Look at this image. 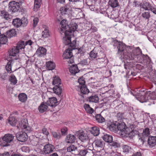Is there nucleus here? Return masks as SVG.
Here are the masks:
<instances>
[{
  "label": "nucleus",
  "mask_w": 156,
  "mask_h": 156,
  "mask_svg": "<svg viewBox=\"0 0 156 156\" xmlns=\"http://www.w3.org/2000/svg\"><path fill=\"white\" fill-rule=\"evenodd\" d=\"M109 129L111 131H117V125L115 123L112 124L109 126Z\"/></svg>",
  "instance_id": "47"
},
{
  "label": "nucleus",
  "mask_w": 156,
  "mask_h": 156,
  "mask_svg": "<svg viewBox=\"0 0 156 156\" xmlns=\"http://www.w3.org/2000/svg\"><path fill=\"white\" fill-rule=\"evenodd\" d=\"M113 137L112 135H108V147L112 149L111 146L114 147H117L119 146V144L117 143L112 141Z\"/></svg>",
  "instance_id": "11"
},
{
  "label": "nucleus",
  "mask_w": 156,
  "mask_h": 156,
  "mask_svg": "<svg viewBox=\"0 0 156 156\" xmlns=\"http://www.w3.org/2000/svg\"><path fill=\"white\" fill-rule=\"evenodd\" d=\"M79 154L81 156H92L93 152L92 151L89 149H84L79 150Z\"/></svg>",
  "instance_id": "12"
},
{
  "label": "nucleus",
  "mask_w": 156,
  "mask_h": 156,
  "mask_svg": "<svg viewBox=\"0 0 156 156\" xmlns=\"http://www.w3.org/2000/svg\"><path fill=\"white\" fill-rule=\"evenodd\" d=\"M41 0H35L34 5V10L37 12L41 6Z\"/></svg>",
  "instance_id": "35"
},
{
  "label": "nucleus",
  "mask_w": 156,
  "mask_h": 156,
  "mask_svg": "<svg viewBox=\"0 0 156 156\" xmlns=\"http://www.w3.org/2000/svg\"><path fill=\"white\" fill-rule=\"evenodd\" d=\"M31 143L33 145L36 146L37 144L38 141L36 140V139H34L32 140Z\"/></svg>",
  "instance_id": "59"
},
{
  "label": "nucleus",
  "mask_w": 156,
  "mask_h": 156,
  "mask_svg": "<svg viewBox=\"0 0 156 156\" xmlns=\"http://www.w3.org/2000/svg\"><path fill=\"white\" fill-rule=\"evenodd\" d=\"M14 136L12 134H5L3 137L0 138V145L3 147L8 146L13 141Z\"/></svg>",
  "instance_id": "3"
},
{
  "label": "nucleus",
  "mask_w": 156,
  "mask_h": 156,
  "mask_svg": "<svg viewBox=\"0 0 156 156\" xmlns=\"http://www.w3.org/2000/svg\"><path fill=\"white\" fill-rule=\"evenodd\" d=\"M84 108L86 111L90 114H92L94 112V109L90 107L88 104H85Z\"/></svg>",
  "instance_id": "46"
},
{
  "label": "nucleus",
  "mask_w": 156,
  "mask_h": 156,
  "mask_svg": "<svg viewBox=\"0 0 156 156\" xmlns=\"http://www.w3.org/2000/svg\"><path fill=\"white\" fill-rule=\"evenodd\" d=\"M132 156H142V155L140 152H138L133 154Z\"/></svg>",
  "instance_id": "63"
},
{
  "label": "nucleus",
  "mask_w": 156,
  "mask_h": 156,
  "mask_svg": "<svg viewBox=\"0 0 156 156\" xmlns=\"http://www.w3.org/2000/svg\"><path fill=\"white\" fill-rule=\"evenodd\" d=\"M123 152L126 154H127L132 151V149L129 146L127 145H123L122 147Z\"/></svg>",
  "instance_id": "32"
},
{
  "label": "nucleus",
  "mask_w": 156,
  "mask_h": 156,
  "mask_svg": "<svg viewBox=\"0 0 156 156\" xmlns=\"http://www.w3.org/2000/svg\"><path fill=\"white\" fill-rule=\"evenodd\" d=\"M46 50L43 47H40L37 50L36 54L39 57H42L45 55L46 54Z\"/></svg>",
  "instance_id": "18"
},
{
  "label": "nucleus",
  "mask_w": 156,
  "mask_h": 156,
  "mask_svg": "<svg viewBox=\"0 0 156 156\" xmlns=\"http://www.w3.org/2000/svg\"><path fill=\"white\" fill-rule=\"evenodd\" d=\"M81 62L84 65H87L89 64V59L88 58L84 59L82 60Z\"/></svg>",
  "instance_id": "54"
},
{
  "label": "nucleus",
  "mask_w": 156,
  "mask_h": 156,
  "mask_svg": "<svg viewBox=\"0 0 156 156\" xmlns=\"http://www.w3.org/2000/svg\"><path fill=\"white\" fill-rule=\"evenodd\" d=\"M113 46L116 47L118 49V53L121 55H126V45L121 42L115 40L114 41Z\"/></svg>",
  "instance_id": "4"
},
{
  "label": "nucleus",
  "mask_w": 156,
  "mask_h": 156,
  "mask_svg": "<svg viewBox=\"0 0 156 156\" xmlns=\"http://www.w3.org/2000/svg\"><path fill=\"white\" fill-rule=\"evenodd\" d=\"M26 45L24 41H21L19 42L17 44V46H16L17 48L19 50V51H24V48H25Z\"/></svg>",
  "instance_id": "33"
},
{
  "label": "nucleus",
  "mask_w": 156,
  "mask_h": 156,
  "mask_svg": "<svg viewBox=\"0 0 156 156\" xmlns=\"http://www.w3.org/2000/svg\"><path fill=\"white\" fill-rule=\"evenodd\" d=\"M156 15V6H153L151 10Z\"/></svg>",
  "instance_id": "60"
},
{
  "label": "nucleus",
  "mask_w": 156,
  "mask_h": 156,
  "mask_svg": "<svg viewBox=\"0 0 156 156\" xmlns=\"http://www.w3.org/2000/svg\"><path fill=\"white\" fill-rule=\"evenodd\" d=\"M148 144L150 147H153L156 144V137L151 136L149 137Z\"/></svg>",
  "instance_id": "15"
},
{
  "label": "nucleus",
  "mask_w": 156,
  "mask_h": 156,
  "mask_svg": "<svg viewBox=\"0 0 156 156\" xmlns=\"http://www.w3.org/2000/svg\"><path fill=\"white\" fill-rule=\"evenodd\" d=\"M72 48V49L69 48L66 49L65 52L64 53L63 57L64 59H69V58L73 56Z\"/></svg>",
  "instance_id": "17"
},
{
  "label": "nucleus",
  "mask_w": 156,
  "mask_h": 156,
  "mask_svg": "<svg viewBox=\"0 0 156 156\" xmlns=\"http://www.w3.org/2000/svg\"><path fill=\"white\" fill-rule=\"evenodd\" d=\"M18 98L20 101L22 102H24L27 100V96L25 94L21 93L19 95Z\"/></svg>",
  "instance_id": "41"
},
{
  "label": "nucleus",
  "mask_w": 156,
  "mask_h": 156,
  "mask_svg": "<svg viewBox=\"0 0 156 156\" xmlns=\"http://www.w3.org/2000/svg\"><path fill=\"white\" fill-rule=\"evenodd\" d=\"M16 122L17 120L14 117H10L8 119V122L12 126H15Z\"/></svg>",
  "instance_id": "42"
},
{
  "label": "nucleus",
  "mask_w": 156,
  "mask_h": 156,
  "mask_svg": "<svg viewBox=\"0 0 156 156\" xmlns=\"http://www.w3.org/2000/svg\"><path fill=\"white\" fill-rule=\"evenodd\" d=\"M142 16L145 20H149L150 17L151 15L149 11H145L142 13Z\"/></svg>",
  "instance_id": "43"
},
{
  "label": "nucleus",
  "mask_w": 156,
  "mask_h": 156,
  "mask_svg": "<svg viewBox=\"0 0 156 156\" xmlns=\"http://www.w3.org/2000/svg\"><path fill=\"white\" fill-rule=\"evenodd\" d=\"M95 118L96 120L99 122H103L105 121V119L100 114H97Z\"/></svg>",
  "instance_id": "45"
},
{
  "label": "nucleus",
  "mask_w": 156,
  "mask_h": 156,
  "mask_svg": "<svg viewBox=\"0 0 156 156\" xmlns=\"http://www.w3.org/2000/svg\"><path fill=\"white\" fill-rule=\"evenodd\" d=\"M69 5H66L64 7H61L60 9L61 14L62 15L66 14L69 11Z\"/></svg>",
  "instance_id": "38"
},
{
  "label": "nucleus",
  "mask_w": 156,
  "mask_h": 156,
  "mask_svg": "<svg viewBox=\"0 0 156 156\" xmlns=\"http://www.w3.org/2000/svg\"><path fill=\"white\" fill-rule=\"evenodd\" d=\"M66 142L67 143H74L76 140V136L71 134H69L66 136Z\"/></svg>",
  "instance_id": "25"
},
{
  "label": "nucleus",
  "mask_w": 156,
  "mask_h": 156,
  "mask_svg": "<svg viewBox=\"0 0 156 156\" xmlns=\"http://www.w3.org/2000/svg\"><path fill=\"white\" fill-rule=\"evenodd\" d=\"M53 90L54 93L58 95H60L61 94L62 90L61 87L60 86L55 85L53 88Z\"/></svg>",
  "instance_id": "29"
},
{
  "label": "nucleus",
  "mask_w": 156,
  "mask_h": 156,
  "mask_svg": "<svg viewBox=\"0 0 156 156\" xmlns=\"http://www.w3.org/2000/svg\"><path fill=\"white\" fill-rule=\"evenodd\" d=\"M101 13L102 14H104L106 16L107 14V9L106 8L102 9L101 12Z\"/></svg>",
  "instance_id": "57"
},
{
  "label": "nucleus",
  "mask_w": 156,
  "mask_h": 156,
  "mask_svg": "<svg viewBox=\"0 0 156 156\" xmlns=\"http://www.w3.org/2000/svg\"><path fill=\"white\" fill-rule=\"evenodd\" d=\"M32 42L31 41V40H28V41H26L25 43V45H26V46L27 45H31L32 43Z\"/></svg>",
  "instance_id": "61"
},
{
  "label": "nucleus",
  "mask_w": 156,
  "mask_h": 156,
  "mask_svg": "<svg viewBox=\"0 0 156 156\" xmlns=\"http://www.w3.org/2000/svg\"><path fill=\"white\" fill-rule=\"evenodd\" d=\"M79 149L77 148V146L73 144L70 145L67 148V150L68 152L75 155L79 154Z\"/></svg>",
  "instance_id": "8"
},
{
  "label": "nucleus",
  "mask_w": 156,
  "mask_h": 156,
  "mask_svg": "<svg viewBox=\"0 0 156 156\" xmlns=\"http://www.w3.org/2000/svg\"><path fill=\"white\" fill-rule=\"evenodd\" d=\"M38 19L37 18H35L33 20V26L34 27H35L37 24L38 22Z\"/></svg>",
  "instance_id": "56"
},
{
  "label": "nucleus",
  "mask_w": 156,
  "mask_h": 156,
  "mask_svg": "<svg viewBox=\"0 0 156 156\" xmlns=\"http://www.w3.org/2000/svg\"><path fill=\"white\" fill-rule=\"evenodd\" d=\"M46 67L48 70H52L55 68V64L52 61H49L46 63Z\"/></svg>",
  "instance_id": "31"
},
{
  "label": "nucleus",
  "mask_w": 156,
  "mask_h": 156,
  "mask_svg": "<svg viewBox=\"0 0 156 156\" xmlns=\"http://www.w3.org/2000/svg\"><path fill=\"white\" fill-rule=\"evenodd\" d=\"M78 81L79 84L80 85H81V86L85 85V81L83 77H80L79 79H78Z\"/></svg>",
  "instance_id": "52"
},
{
  "label": "nucleus",
  "mask_w": 156,
  "mask_h": 156,
  "mask_svg": "<svg viewBox=\"0 0 156 156\" xmlns=\"http://www.w3.org/2000/svg\"><path fill=\"white\" fill-rule=\"evenodd\" d=\"M108 88H110L111 89L108 90V94H110V96H112L115 98H118L119 97V94L117 91L115 92L113 89L114 85L113 84H109L108 86Z\"/></svg>",
  "instance_id": "9"
},
{
  "label": "nucleus",
  "mask_w": 156,
  "mask_h": 156,
  "mask_svg": "<svg viewBox=\"0 0 156 156\" xmlns=\"http://www.w3.org/2000/svg\"><path fill=\"white\" fill-rule=\"evenodd\" d=\"M53 84L57 86H60L61 84V80L59 77H55L54 78L52 82Z\"/></svg>",
  "instance_id": "44"
},
{
  "label": "nucleus",
  "mask_w": 156,
  "mask_h": 156,
  "mask_svg": "<svg viewBox=\"0 0 156 156\" xmlns=\"http://www.w3.org/2000/svg\"><path fill=\"white\" fill-rule=\"evenodd\" d=\"M108 3L113 8L116 7L119 5V2L117 0H109Z\"/></svg>",
  "instance_id": "40"
},
{
  "label": "nucleus",
  "mask_w": 156,
  "mask_h": 156,
  "mask_svg": "<svg viewBox=\"0 0 156 156\" xmlns=\"http://www.w3.org/2000/svg\"><path fill=\"white\" fill-rule=\"evenodd\" d=\"M135 135V133L134 131H132L129 134V136L130 138H132L133 136H134Z\"/></svg>",
  "instance_id": "58"
},
{
  "label": "nucleus",
  "mask_w": 156,
  "mask_h": 156,
  "mask_svg": "<svg viewBox=\"0 0 156 156\" xmlns=\"http://www.w3.org/2000/svg\"><path fill=\"white\" fill-rule=\"evenodd\" d=\"M50 35L48 28H45L41 34V39L44 40L45 39L48 38Z\"/></svg>",
  "instance_id": "21"
},
{
  "label": "nucleus",
  "mask_w": 156,
  "mask_h": 156,
  "mask_svg": "<svg viewBox=\"0 0 156 156\" xmlns=\"http://www.w3.org/2000/svg\"><path fill=\"white\" fill-rule=\"evenodd\" d=\"M67 128L66 127H63L62 129H61V132L62 133L61 134L62 135H62L65 136L66 135L67 133Z\"/></svg>",
  "instance_id": "51"
},
{
  "label": "nucleus",
  "mask_w": 156,
  "mask_h": 156,
  "mask_svg": "<svg viewBox=\"0 0 156 156\" xmlns=\"http://www.w3.org/2000/svg\"><path fill=\"white\" fill-rule=\"evenodd\" d=\"M42 133L46 136H47L49 134V132H48L47 129L46 128H43L42 129Z\"/></svg>",
  "instance_id": "53"
},
{
  "label": "nucleus",
  "mask_w": 156,
  "mask_h": 156,
  "mask_svg": "<svg viewBox=\"0 0 156 156\" xmlns=\"http://www.w3.org/2000/svg\"><path fill=\"white\" fill-rule=\"evenodd\" d=\"M5 68L8 73H11V62H8L5 66Z\"/></svg>",
  "instance_id": "50"
},
{
  "label": "nucleus",
  "mask_w": 156,
  "mask_h": 156,
  "mask_svg": "<svg viewBox=\"0 0 156 156\" xmlns=\"http://www.w3.org/2000/svg\"><path fill=\"white\" fill-rule=\"evenodd\" d=\"M16 34V32L14 29L9 30L6 32V36L8 38H11L15 36Z\"/></svg>",
  "instance_id": "30"
},
{
  "label": "nucleus",
  "mask_w": 156,
  "mask_h": 156,
  "mask_svg": "<svg viewBox=\"0 0 156 156\" xmlns=\"http://www.w3.org/2000/svg\"><path fill=\"white\" fill-rule=\"evenodd\" d=\"M74 31L68 32L66 30L64 33L65 36L63 37V42L66 45H69V46L72 49H74L76 48V41L75 39L73 40L72 41V38L74 39V36L73 33Z\"/></svg>",
  "instance_id": "1"
},
{
  "label": "nucleus",
  "mask_w": 156,
  "mask_h": 156,
  "mask_svg": "<svg viewBox=\"0 0 156 156\" xmlns=\"http://www.w3.org/2000/svg\"><path fill=\"white\" fill-rule=\"evenodd\" d=\"M52 133L53 137L57 139H59L62 137V135L59 131L52 132Z\"/></svg>",
  "instance_id": "48"
},
{
  "label": "nucleus",
  "mask_w": 156,
  "mask_h": 156,
  "mask_svg": "<svg viewBox=\"0 0 156 156\" xmlns=\"http://www.w3.org/2000/svg\"><path fill=\"white\" fill-rule=\"evenodd\" d=\"M47 103L48 105L52 107H55L58 104L57 99L55 97L49 98Z\"/></svg>",
  "instance_id": "14"
},
{
  "label": "nucleus",
  "mask_w": 156,
  "mask_h": 156,
  "mask_svg": "<svg viewBox=\"0 0 156 156\" xmlns=\"http://www.w3.org/2000/svg\"><path fill=\"white\" fill-rule=\"evenodd\" d=\"M150 134L149 129L148 128H147L143 130V133L142 134V137H140L139 138V140L142 143H144V139L145 136H148ZM138 136H140V134L138 135Z\"/></svg>",
  "instance_id": "13"
},
{
  "label": "nucleus",
  "mask_w": 156,
  "mask_h": 156,
  "mask_svg": "<svg viewBox=\"0 0 156 156\" xmlns=\"http://www.w3.org/2000/svg\"><path fill=\"white\" fill-rule=\"evenodd\" d=\"M54 147L52 144H48L45 145L42 151L44 154H49L52 152L54 149Z\"/></svg>",
  "instance_id": "6"
},
{
  "label": "nucleus",
  "mask_w": 156,
  "mask_h": 156,
  "mask_svg": "<svg viewBox=\"0 0 156 156\" xmlns=\"http://www.w3.org/2000/svg\"><path fill=\"white\" fill-rule=\"evenodd\" d=\"M21 127L22 129H25L24 131H26L28 130V129H27L28 127L27 125L26 124H24L22 123L21 124V125L20 126Z\"/></svg>",
  "instance_id": "55"
},
{
  "label": "nucleus",
  "mask_w": 156,
  "mask_h": 156,
  "mask_svg": "<svg viewBox=\"0 0 156 156\" xmlns=\"http://www.w3.org/2000/svg\"><path fill=\"white\" fill-rule=\"evenodd\" d=\"M48 104L47 103L43 102L38 108V110L39 112L43 113L46 111L48 108Z\"/></svg>",
  "instance_id": "19"
},
{
  "label": "nucleus",
  "mask_w": 156,
  "mask_h": 156,
  "mask_svg": "<svg viewBox=\"0 0 156 156\" xmlns=\"http://www.w3.org/2000/svg\"><path fill=\"white\" fill-rule=\"evenodd\" d=\"M66 20L63 19L61 21L60 23L61 25V30L63 32H65L66 30L68 32L74 31L77 28V25L75 23L71 24L70 26L67 24Z\"/></svg>",
  "instance_id": "2"
},
{
  "label": "nucleus",
  "mask_w": 156,
  "mask_h": 156,
  "mask_svg": "<svg viewBox=\"0 0 156 156\" xmlns=\"http://www.w3.org/2000/svg\"><path fill=\"white\" fill-rule=\"evenodd\" d=\"M9 80L11 83V84L14 85L16 84L17 82V80L16 77L14 75H12L10 76Z\"/></svg>",
  "instance_id": "49"
},
{
  "label": "nucleus",
  "mask_w": 156,
  "mask_h": 156,
  "mask_svg": "<svg viewBox=\"0 0 156 156\" xmlns=\"http://www.w3.org/2000/svg\"><path fill=\"white\" fill-rule=\"evenodd\" d=\"M69 1L74 3L75 7H77L79 9L82 8L83 6V0H69Z\"/></svg>",
  "instance_id": "16"
},
{
  "label": "nucleus",
  "mask_w": 156,
  "mask_h": 156,
  "mask_svg": "<svg viewBox=\"0 0 156 156\" xmlns=\"http://www.w3.org/2000/svg\"><path fill=\"white\" fill-rule=\"evenodd\" d=\"M99 48H95L90 53L89 56L91 59H93L97 57L98 51Z\"/></svg>",
  "instance_id": "23"
},
{
  "label": "nucleus",
  "mask_w": 156,
  "mask_h": 156,
  "mask_svg": "<svg viewBox=\"0 0 156 156\" xmlns=\"http://www.w3.org/2000/svg\"><path fill=\"white\" fill-rule=\"evenodd\" d=\"M79 138L82 141H83L87 140L88 137L86 134L82 132L79 135Z\"/></svg>",
  "instance_id": "36"
},
{
  "label": "nucleus",
  "mask_w": 156,
  "mask_h": 156,
  "mask_svg": "<svg viewBox=\"0 0 156 156\" xmlns=\"http://www.w3.org/2000/svg\"><path fill=\"white\" fill-rule=\"evenodd\" d=\"M104 143L101 140L99 139L95 140L93 143V145L97 147L102 148L104 146Z\"/></svg>",
  "instance_id": "24"
},
{
  "label": "nucleus",
  "mask_w": 156,
  "mask_h": 156,
  "mask_svg": "<svg viewBox=\"0 0 156 156\" xmlns=\"http://www.w3.org/2000/svg\"><path fill=\"white\" fill-rule=\"evenodd\" d=\"M80 87L81 94H82L83 95L86 94H88L89 92V90L85 85L81 86Z\"/></svg>",
  "instance_id": "37"
},
{
  "label": "nucleus",
  "mask_w": 156,
  "mask_h": 156,
  "mask_svg": "<svg viewBox=\"0 0 156 156\" xmlns=\"http://www.w3.org/2000/svg\"><path fill=\"white\" fill-rule=\"evenodd\" d=\"M90 132L94 136H98L100 133L99 128L96 126L92 127L90 130Z\"/></svg>",
  "instance_id": "34"
},
{
  "label": "nucleus",
  "mask_w": 156,
  "mask_h": 156,
  "mask_svg": "<svg viewBox=\"0 0 156 156\" xmlns=\"http://www.w3.org/2000/svg\"><path fill=\"white\" fill-rule=\"evenodd\" d=\"M117 128V130L124 132L126 130L127 127L124 122L120 121L118 123Z\"/></svg>",
  "instance_id": "20"
},
{
  "label": "nucleus",
  "mask_w": 156,
  "mask_h": 156,
  "mask_svg": "<svg viewBox=\"0 0 156 156\" xmlns=\"http://www.w3.org/2000/svg\"><path fill=\"white\" fill-rule=\"evenodd\" d=\"M26 20L25 23H23L22 21L20 19L16 18L13 20L12 24L15 27L18 28L20 27L22 24H23L24 26L26 25L28 23V22L27 20V19H26Z\"/></svg>",
  "instance_id": "10"
},
{
  "label": "nucleus",
  "mask_w": 156,
  "mask_h": 156,
  "mask_svg": "<svg viewBox=\"0 0 156 156\" xmlns=\"http://www.w3.org/2000/svg\"><path fill=\"white\" fill-rule=\"evenodd\" d=\"M9 9L13 12H17L19 9L20 5L19 2L14 1L10 2L9 4Z\"/></svg>",
  "instance_id": "5"
},
{
  "label": "nucleus",
  "mask_w": 156,
  "mask_h": 156,
  "mask_svg": "<svg viewBox=\"0 0 156 156\" xmlns=\"http://www.w3.org/2000/svg\"><path fill=\"white\" fill-rule=\"evenodd\" d=\"M7 75L6 73H5L3 75H2L1 76V78L3 80H5L6 79Z\"/></svg>",
  "instance_id": "64"
},
{
  "label": "nucleus",
  "mask_w": 156,
  "mask_h": 156,
  "mask_svg": "<svg viewBox=\"0 0 156 156\" xmlns=\"http://www.w3.org/2000/svg\"><path fill=\"white\" fill-rule=\"evenodd\" d=\"M69 60L68 61V62L69 63H72L74 62V60L73 59V58L72 57L69 58Z\"/></svg>",
  "instance_id": "62"
},
{
  "label": "nucleus",
  "mask_w": 156,
  "mask_h": 156,
  "mask_svg": "<svg viewBox=\"0 0 156 156\" xmlns=\"http://www.w3.org/2000/svg\"><path fill=\"white\" fill-rule=\"evenodd\" d=\"M142 8L145 10H151L153 6L148 2H145L143 4L141 5Z\"/></svg>",
  "instance_id": "28"
},
{
  "label": "nucleus",
  "mask_w": 156,
  "mask_h": 156,
  "mask_svg": "<svg viewBox=\"0 0 156 156\" xmlns=\"http://www.w3.org/2000/svg\"><path fill=\"white\" fill-rule=\"evenodd\" d=\"M17 139L21 142L26 141L28 139V136L26 133L25 132H20L16 135Z\"/></svg>",
  "instance_id": "7"
},
{
  "label": "nucleus",
  "mask_w": 156,
  "mask_h": 156,
  "mask_svg": "<svg viewBox=\"0 0 156 156\" xmlns=\"http://www.w3.org/2000/svg\"><path fill=\"white\" fill-rule=\"evenodd\" d=\"M1 16L5 19L6 20H9L12 17V16L10 15L8 12L4 10L1 11Z\"/></svg>",
  "instance_id": "26"
},
{
  "label": "nucleus",
  "mask_w": 156,
  "mask_h": 156,
  "mask_svg": "<svg viewBox=\"0 0 156 156\" xmlns=\"http://www.w3.org/2000/svg\"><path fill=\"white\" fill-rule=\"evenodd\" d=\"M19 50L16 47H13L11 50L8 51L9 56H15L17 55L19 52Z\"/></svg>",
  "instance_id": "22"
},
{
  "label": "nucleus",
  "mask_w": 156,
  "mask_h": 156,
  "mask_svg": "<svg viewBox=\"0 0 156 156\" xmlns=\"http://www.w3.org/2000/svg\"><path fill=\"white\" fill-rule=\"evenodd\" d=\"M99 100L98 96L96 95H94L90 96L89 98V101L97 103L98 102Z\"/></svg>",
  "instance_id": "39"
},
{
  "label": "nucleus",
  "mask_w": 156,
  "mask_h": 156,
  "mask_svg": "<svg viewBox=\"0 0 156 156\" xmlns=\"http://www.w3.org/2000/svg\"><path fill=\"white\" fill-rule=\"evenodd\" d=\"M69 71L72 74L75 75L79 72L78 68L76 65L71 66L69 68Z\"/></svg>",
  "instance_id": "27"
}]
</instances>
